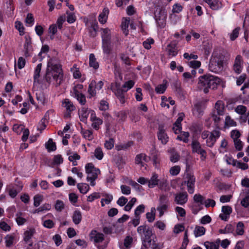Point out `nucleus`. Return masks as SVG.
Segmentation results:
<instances>
[{"instance_id":"54","label":"nucleus","mask_w":249,"mask_h":249,"mask_svg":"<svg viewBox=\"0 0 249 249\" xmlns=\"http://www.w3.org/2000/svg\"><path fill=\"white\" fill-rule=\"evenodd\" d=\"M144 206L143 204H141L138 206L135 210V217H140V214L144 212Z\"/></svg>"},{"instance_id":"28","label":"nucleus","mask_w":249,"mask_h":249,"mask_svg":"<svg viewBox=\"0 0 249 249\" xmlns=\"http://www.w3.org/2000/svg\"><path fill=\"white\" fill-rule=\"evenodd\" d=\"M208 3L213 10H217L220 7V2L218 0H203Z\"/></svg>"},{"instance_id":"35","label":"nucleus","mask_w":249,"mask_h":249,"mask_svg":"<svg viewBox=\"0 0 249 249\" xmlns=\"http://www.w3.org/2000/svg\"><path fill=\"white\" fill-rule=\"evenodd\" d=\"M220 241V240L218 239L215 242H206L204 245L207 249H218Z\"/></svg>"},{"instance_id":"33","label":"nucleus","mask_w":249,"mask_h":249,"mask_svg":"<svg viewBox=\"0 0 249 249\" xmlns=\"http://www.w3.org/2000/svg\"><path fill=\"white\" fill-rule=\"evenodd\" d=\"M82 220V213L78 210L75 211L72 215V221L73 223L77 225L80 223Z\"/></svg>"},{"instance_id":"50","label":"nucleus","mask_w":249,"mask_h":249,"mask_svg":"<svg viewBox=\"0 0 249 249\" xmlns=\"http://www.w3.org/2000/svg\"><path fill=\"white\" fill-rule=\"evenodd\" d=\"M57 31L56 24L51 25L49 28V33L51 34L50 38L51 39H53L54 38V35L56 34Z\"/></svg>"},{"instance_id":"8","label":"nucleus","mask_w":249,"mask_h":249,"mask_svg":"<svg viewBox=\"0 0 249 249\" xmlns=\"http://www.w3.org/2000/svg\"><path fill=\"white\" fill-rule=\"evenodd\" d=\"M227 54V52L224 50L217 51L213 53L211 59L215 60L216 62L223 65L224 63L226 60Z\"/></svg>"},{"instance_id":"63","label":"nucleus","mask_w":249,"mask_h":249,"mask_svg":"<svg viewBox=\"0 0 249 249\" xmlns=\"http://www.w3.org/2000/svg\"><path fill=\"white\" fill-rule=\"evenodd\" d=\"M121 190L122 194L128 195L131 193V189L130 187L125 185H122L121 186Z\"/></svg>"},{"instance_id":"25","label":"nucleus","mask_w":249,"mask_h":249,"mask_svg":"<svg viewBox=\"0 0 249 249\" xmlns=\"http://www.w3.org/2000/svg\"><path fill=\"white\" fill-rule=\"evenodd\" d=\"M23 186L22 184H19L17 185L16 188L13 187L12 188H9L8 190L9 195L12 198L15 197L18 193H19L22 189Z\"/></svg>"},{"instance_id":"59","label":"nucleus","mask_w":249,"mask_h":249,"mask_svg":"<svg viewBox=\"0 0 249 249\" xmlns=\"http://www.w3.org/2000/svg\"><path fill=\"white\" fill-rule=\"evenodd\" d=\"M240 30V28L237 27L232 31V33L230 34V39L231 41L234 40L238 36Z\"/></svg>"},{"instance_id":"41","label":"nucleus","mask_w":249,"mask_h":249,"mask_svg":"<svg viewBox=\"0 0 249 249\" xmlns=\"http://www.w3.org/2000/svg\"><path fill=\"white\" fill-rule=\"evenodd\" d=\"M95 86V81L92 80L91 81L89 85L88 92L89 94L90 95V97H93L95 96L96 92V89L94 86Z\"/></svg>"},{"instance_id":"43","label":"nucleus","mask_w":249,"mask_h":249,"mask_svg":"<svg viewBox=\"0 0 249 249\" xmlns=\"http://www.w3.org/2000/svg\"><path fill=\"white\" fill-rule=\"evenodd\" d=\"M155 208L153 207L151 209V212H148L146 213V218L149 222H152L154 221L155 219Z\"/></svg>"},{"instance_id":"40","label":"nucleus","mask_w":249,"mask_h":249,"mask_svg":"<svg viewBox=\"0 0 249 249\" xmlns=\"http://www.w3.org/2000/svg\"><path fill=\"white\" fill-rule=\"evenodd\" d=\"M77 186L80 193L82 194H86L89 189V185L85 183H78Z\"/></svg>"},{"instance_id":"9","label":"nucleus","mask_w":249,"mask_h":249,"mask_svg":"<svg viewBox=\"0 0 249 249\" xmlns=\"http://www.w3.org/2000/svg\"><path fill=\"white\" fill-rule=\"evenodd\" d=\"M220 132L217 130H214L211 132L206 140V144L208 146L212 147L213 146L216 141L220 137Z\"/></svg>"},{"instance_id":"14","label":"nucleus","mask_w":249,"mask_h":249,"mask_svg":"<svg viewBox=\"0 0 249 249\" xmlns=\"http://www.w3.org/2000/svg\"><path fill=\"white\" fill-rule=\"evenodd\" d=\"M115 95L117 98L120 100V102L122 104L125 103V98L124 93L126 91H124L125 89L120 88L118 85H116V88L112 89Z\"/></svg>"},{"instance_id":"21","label":"nucleus","mask_w":249,"mask_h":249,"mask_svg":"<svg viewBox=\"0 0 249 249\" xmlns=\"http://www.w3.org/2000/svg\"><path fill=\"white\" fill-rule=\"evenodd\" d=\"M35 233L36 230L34 228H30L27 230L24 233V241L26 243L30 242V240L33 237Z\"/></svg>"},{"instance_id":"17","label":"nucleus","mask_w":249,"mask_h":249,"mask_svg":"<svg viewBox=\"0 0 249 249\" xmlns=\"http://www.w3.org/2000/svg\"><path fill=\"white\" fill-rule=\"evenodd\" d=\"M158 137L159 140L161 141L163 144H165L167 142L168 137L167 134L165 133L163 125H160L159 127Z\"/></svg>"},{"instance_id":"7","label":"nucleus","mask_w":249,"mask_h":249,"mask_svg":"<svg viewBox=\"0 0 249 249\" xmlns=\"http://www.w3.org/2000/svg\"><path fill=\"white\" fill-rule=\"evenodd\" d=\"M192 151L193 153H196L200 155L201 160L204 161L207 156L206 151L203 149L200 143L196 141H193L191 144Z\"/></svg>"},{"instance_id":"30","label":"nucleus","mask_w":249,"mask_h":249,"mask_svg":"<svg viewBox=\"0 0 249 249\" xmlns=\"http://www.w3.org/2000/svg\"><path fill=\"white\" fill-rule=\"evenodd\" d=\"M102 41H109L111 38V32L108 28L102 29Z\"/></svg>"},{"instance_id":"49","label":"nucleus","mask_w":249,"mask_h":249,"mask_svg":"<svg viewBox=\"0 0 249 249\" xmlns=\"http://www.w3.org/2000/svg\"><path fill=\"white\" fill-rule=\"evenodd\" d=\"M54 207L57 211L61 212L65 208V204L62 200H57Z\"/></svg>"},{"instance_id":"6","label":"nucleus","mask_w":249,"mask_h":249,"mask_svg":"<svg viewBox=\"0 0 249 249\" xmlns=\"http://www.w3.org/2000/svg\"><path fill=\"white\" fill-rule=\"evenodd\" d=\"M167 14L164 10L160 9L156 11L155 13V19L157 26L160 28H164L166 24Z\"/></svg>"},{"instance_id":"55","label":"nucleus","mask_w":249,"mask_h":249,"mask_svg":"<svg viewBox=\"0 0 249 249\" xmlns=\"http://www.w3.org/2000/svg\"><path fill=\"white\" fill-rule=\"evenodd\" d=\"M66 14L67 15V21L69 23H72L76 20V16L74 14V13H70L69 12H67Z\"/></svg>"},{"instance_id":"27","label":"nucleus","mask_w":249,"mask_h":249,"mask_svg":"<svg viewBox=\"0 0 249 249\" xmlns=\"http://www.w3.org/2000/svg\"><path fill=\"white\" fill-rule=\"evenodd\" d=\"M102 48L105 54L107 55L110 54L112 51L110 41H102Z\"/></svg>"},{"instance_id":"62","label":"nucleus","mask_w":249,"mask_h":249,"mask_svg":"<svg viewBox=\"0 0 249 249\" xmlns=\"http://www.w3.org/2000/svg\"><path fill=\"white\" fill-rule=\"evenodd\" d=\"M63 158L60 155H57L54 157L53 159V165H58L63 162Z\"/></svg>"},{"instance_id":"26","label":"nucleus","mask_w":249,"mask_h":249,"mask_svg":"<svg viewBox=\"0 0 249 249\" xmlns=\"http://www.w3.org/2000/svg\"><path fill=\"white\" fill-rule=\"evenodd\" d=\"M90 110H89V109L87 107H82L79 112V117L80 118V120L84 122L86 121L87 119L88 118V116L89 115V113H90Z\"/></svg>"},{"instance_id":"34","label":"nucleus","mask_w":249,"mask_h":249,"mask_svg":"<svg viewBox=\"0 0 249 249\" xmlns=\"http://www.w3.org/2000/svg\"><path fill=\"white\" fill-rule=\"evenodd\" d=\"M130 23V18H124L122 23V28L124 34L127 36L128 34V30L127 29Z\"/></svg>"},{"instance_id":"16","label":"nucleus","mask_w":249,"mask_h":249,"mask_svg":"<svg viewBox=\"0 0 249 249\" xmlns=\"http://www.w3.org/2000/svg\"><path fill=\"white\" fill-rule=\"evenodd\" d=\"M223 213L219 214V217L221 220L227 221L229 218L230 215L232 213V208L230 206H223L222 207Z\"/></svg>"},{"instance_id":"57","label":"nucleus","mask_w":249,"mask_h":249,"mask_svg":"<svg viewBox=\"0 0 249 249\" xmlns=\"http://www.w3.org/2000/svg\"><path fill=\"white\" fill-rule=\"evenodd\" d=\"M136 201L137 199L136 198H132L127 204V205H125V206L124 207V210L126 211H129L131 209V208H132Z\"/></svg>"},{"instance_id":"22","label":"nucleus","mask_w":249,"mask_h":249,"mask_svg":"<svg viewBox=\"0 0 249 249\" xmlns=\"http://www.w3.org/2000/svg\"><path fill=\"white\" fill-rule=\"evenodd\" d=\"M108 14V9L107 8H105L98 17L99 21L102 24L105 23L107 22Z\"/></svg>"},{"instance_id":"42","label":"nucleus","mask_w":249,"mask_h":249,"mask_svg":"<svg viewBox=\"0 0 249 249\" xmlns=\"http://www.w3.org/2000/svg\"><path fill=\"white\" fill-rule=\"evenodd\" d=\"M81 133L83 136L86 139L91 141L93 139L92 132L90 130L82 129Z\"/></svg>"},{"instance_id":"5","label":"nucleus","mask_w":249,"mask_h":249,"mask_svg":"<svg viewBox=\"0 0 249 249\" xmlns=\"http://www.w3.org/2000/svg\"><path fill=\"white\" fill-rule=\"evenodd\" d=\"M169 207V200L166 195H161L159 197V204L157 210L159 212V217L162 216Z\"/></svg>"},{"instance_id":"52","label":"nucleus","mask_w":249,"mask_h":249,"mask_svg":"<svg viewBox=\"0 0 249 249\" xmlns=\"http://www.w3.org/2000/svg\"><path fill=\"white\" fill-rule=\"evenodd\" d=\"M244 224L242 222H239L236 226V233L238 235H243L244 232Z\"/></svg>"},{"instance_id":"38","label":"nucleus","mask_w":249,"mask_h":249,"mask_svg":"<svg viewBox=\"0 0 249 249\" xmlns=\"http://www.w3.org/2000/svg\"><path fill=\"white\" fill-rule=\"evenodd\" d=\"M142 235L144 236V241H147L148 244H150L152 242L151 236L152 235V232L149 227L147 228Z\"/></svg>"},{"instance_id":"13","label":"nucleus","mask_w":249,"mask_h":249,"mask_svg":"<svg viewBox=\"0 0 249 249\" xmlns=\"http://www.w3.org/2000/svg\"><path fill=\"white\" fill-rule=\"evenodd\" d=\"M223 65L220 64L218 62H216L215 60L210 59L209 69L210 71L215 73H219L222 71Z\"/></svg>"},{"instance_id":"24","label":"nucleus","mask_w":249,"mask_h":249,"mask_svg":"<svg viewBox=\"0 0 249 249\" xmlns=\"http://www.w3.org/2000/svg\"><path fill=\"white\" fill-rule=\"evenodd\" d=\"M74 97L77 99L79 103L84 105L86 103V99L85 96L82 93H80L75 88L73 89Z\"/></svg>"},{"instance_id":"1","label":"nucleus","mask_w":249,"mask_h":249,"mask_svg":"<svg viewBox=\"0 0 249 249\" xmlns=\"http://www.w3.org/2000/svg\"><path fill=\"white\" fill-rule=\"evenodd\" d=\"M63 76L61 65L55 59H50L48 62L45 76L46 81L49 83L54 82L56 86H59L61 84Z\"/></svg>"},{"instance_id":"10","label":"nucleus","mask_w":249,"mask_h":249,"mask_svg":"<svg viewBox=\"0 0 249 249\" xmlns=\"http://www.w3.org/2000/svg\"><path fill=\"white\" fill-rule=\"evenodd\" d=\"M186 179L187 180L184 181V184H186L187 191L189 193L192 194L195 191L194 188L196 178L194 176L188 174Z\"/></svg>"},{"instance_id":"47","label":"nucleus","mask_w":249,"mask_h":249,"mask_svg":"<svg viewBox=\"0 0 249 249\" xmlns=\"http://www.w3.org/2000/svg\"><path fill=\"white\" fill-rule=\"evenodd\" d=\"M133 242V238L130 236H127L124 239V248L121 249H128L130 248L131 245Z\"/></svg>"},{"instance_id":"36","label":"nucleus","mask_w":249,"mask_h":249,"mask_svg":"<svg viewBox=\"0 0 249 249\" xmlns=\"http://www.w3.org/2000/svg\"><path fill=\"white\" fill-rule=\"evenodd\" d=\"M206 229L202 226H196L194 231V233L196 237L201 236L205 234Z\"/></svg>"},{"instance_id":"60","label":"nucleus","mask_w":249,"mask_h":249,"mask_svg":"<svg viewBox=\"0 0 249 249\" xmlns=\"http://www.w3.org/2000/svg\"><path fill=\"white\" fill-rule=\"evenodd\" d=\"M34 205L35 207H38L40 204L41 202L42 201L43 197L42 196L37 195L34 196Z\"/></svg>"},{"instance_id":"12","label":"nucleus","mask_w":249,"mask_h":249,"mask_svg":"<svg viewBox=\"0 0 249 249\" xmlns=\"http://www.w3.org/2000/svg\"><path fill=\"white\" fill-rule=\"evenodd\" d=\"M243 67V60L241 55H238L236 56L234 63L233 66L234 71L239 74L241 72Z\"/></svg>"},{"instance_id":"29","label":"nucleus","mask_w":249,"mask_h":249,"mask_svg":"<svg viewBox=\"0 0 249 249\" xmlns=\"http://www.w3.org/2000/svg\"><path fill=\"white\" fill-rule=\"evenodd\" d=\"M89 65L90 67L97 70L99 68V63L96 60V58L94 54L91 53L89 56Z\"/></svg>"},{"instance_id":"19","label":"nucleus","mask_w":249,"mask_h":249,"mask_svg":"<svg viewBox=\"0 0 249 249\" xmlns=\"http://www.w3.org/2000/svg\"><path fill=\"white\" fill-rule=\"evenodd\" d=\"M149 159L150 158L147 157L145 154L141 153L136 156L135 162L136 164H140L141 166H143L144 164L143 161L148 162Z\"/></svg>"},{"instance_id":"56","label":"nucleus","mask_w":249,"mask_h":249,"mask_svg":"<svg viewBox=\"0 0 249 249\" xmlns=\"http://www.w3.org/2000/svg\"><path fill=\"white\" fill-rule=\"evenodd\" d=\"M65 20H66V16L64 15L60 16L58 18V19L57 20L56 24L57 25L58 28L60 30L62 28L63 24L65 21Z\"/></svg>"},{"instance_id":"18","label":"nucleus","mask_w":249,"mask_h":249,"mask_svg":"<svg viewBox=\"0 0 249 249\" xmlns=\"http://www.w3.org/2000/svg\"><path fill=\"white\" fill-rule=\"evenodd\" d=\"M24 54L27 57L31 55L32 51V41L31 38H26L24 45Z\"/></svg>"},{"instance_id":"61","label":"nucleus","mask_w":249,"mask_h":249,"mask_svg":"<svg viewBox=\"0 0 249 249\" xmlns=\"http://www.w3.org/2000/svg\"><path fill=\"white\" fill-rule=\"evenodd\" d=\"M71 71H73V75L75 78H79L81 77V73L76 68V65H74L72 68H71Z\"/></svg>"},{"instance_id":"53","label":"nucleus","mask_w":249,"mask_h":249,"mask_svg":"<svg viewBox=\"0 0 249 249\" xmlns=\"http://www.w3.org/2000/svg\"><path fill=\"white\" fill-rule=\"evenodd\" d=\"M167 88V86L165 84H162L158 85L155 88V91L157 93L162 94L164 93Z\"/></svg>"},{"instance_id":"64","label":"nucleus","mask_w":249,"mask_h":249,"mask_svg":"<svg viewBox=\"0 0 249 249\" xmlns=\"http://www.w3.org/2000/svg\"><path fill=\"white\" fill-rule=\"evenodd\" d=\"M241 134L238 130H233L231 132V136L233 141L236 140H239V138Z\"/></svg>"},{"instance_id":"2","label":"nucleus","mask_w":249,"mask_h":249,"mask_svg":"<svg viewBox=\"0 0 249 249\" xmlns=\"http://www.w3.org/2000/svg\"><path fill=\"white\" fill-rule=\"evenodd\" d=\"M221 79L212 75H204L199 78L198 83L200 89H202L205 93L209 91V89H215L221 83Z\"/></svg>"},{"instance_id":"45","label":"nucleus","mask_w":249,"mask_h":249,"mask_svg":"<svg viewBox=\"0 0 249 249\" xmlns=\"http://www.w3.org/2000/svg\"><path fill=\"white\" fill-rule=\"evenodd\" d=\"M46 148L48 151H55L56 149L55 143L53 142L52 139H50L45 144Z\"/></svg>"},{"instance_id":"4","label":"nucleus","mask_w":249,"mask_h":249,"mask_svg":"<svg viewBox=\"0 0 249 249\" xmlns=\"http://www.w3.org/2000/svg\"><path fill=\"white\" fill-rule=\"evenodd\" d=\"M85 170L87 174V181H90V185L94 186L95 185V180L97 178L98 175L100 173V170L95 168L92 163H87L85 166Z\"/></svg>"},{"instance_id":"15","label":"nucleus","mask_w":249,"mask_h":249,"mask_svg":"<svg viewBox=\"0 0 249 249\" xmlns=\"http://www.w3.org/2000/svg\"><path fill=\"white\" fill-rule=\"evenodd\" d=\"M90 238L95 243H100L104 241V235L96 231H92L90 233Z\"/></svg>"},{"instance_id":"46","label":"nucleus","mask_w":249,"mask_h":249,"mask_svg":"<svg viewBox=\"0 0 249 249\" xmlns=\"http://www.w3.org/2000/svg\"><path fill=\"white\" fill-rule=\"evenodd\" d=\"M6 246L7 247H11L13 244L15 239V236L12 234H8L5 238Z\"/></svg>"},{"instance_id":"11","label":"nucleus","mask_w":249,"mask_h":249,"mask_svg":"<svg viewBox=\"0 0 249 249\" xmlns=\"http://www.w3.org/2000/svg\"><path fill=\"white\" fill-rule=\"evenodd\" d=\"M188 196L186 192H180L175 195L174 201L177 204L183 205L187 202Z\"/></svg>"},{"instance_id":"23","label":"nucleus","mask_w":249,"mask_h":249,"mask_svg":"<svg viewBox=\"0 0 249 249\" xmlns=\"http://www.w3.org/2000/svg\"><path fill=\"white\" fill-rule=\"evenodd\" d=\"M167 51L169 55L172 56H176L178 53V50L176 43L172 42L168 44L167 48Z\"/></svg>"},{"instance_id":"37","label":"nucleus","mask_w":249,"mask_h":249,"mask_svg":"<svg viewBox=\"0 0 249 249\" xmlns=\"http://www.w3.org/2000/svg\"><path fill=\"white\" fill-rule=\"evenodd\" d=\"M63 105L66 108L67 111H69V112H71L75 109V107L74 106L73 103L68 99L64 100V102H63Z\"/></svg>"},{"instance_id":"3","label":"nucleus","mask_w":249,"mask_h":249,"mask_svg":"<svg viewBox=\"0 0 249 249\" xmlns=\"http://www.w3.org/2000/svg\"><path fill=\"white\" fill-rule=\"evenodd\" d=\"M225 110L224 104L223 101L221 100L217 101L211 113V117L216 125H218L221 120L220 116H223L224 114Z\"/></svg>"},{"instance_id":"58","label":"nucleus","mask_w":249,"mask_h":249,"mask_svg":"<svg viewBox=\"0 0 249 249\" xmlns=\"http://www.w3.org/2000/svg\"><path fill=\"white\" fill-rule=\"evenodd\" d=\"M235 111L238 114L243 115L247 111V107L243 105H239L235 108Z\"/></svg>"},{"instance_id":"44","label":"nucleus","mask_w":249,"mask_h":249,"mask_svg":"<svg viewBox=\"0 0 249 249\" xmlns=\"http://www.w3.org/2000/svg\"><path fill=\"white\" fill-rule=\"evenodd\" d=\"M193 200L196 203L201 205L204 204L205 197L199 194H196L194 196Z\"/></svg>"},{"instance_id":"48","label":"nucleus","mask_w":249,"mask_h":249,"mask_svg":"<svg viewBox=\"0 0 249 249\" xmlns=\"http://www.w3.org/2000/svg\"><path fill=\"white\" fill-rule=\"evenodd\" d=\"M232 165L233 166H236L239 168H240L242 170H246L248 168V165L247 164L239 162L237 160H232Z\"/></svg>"},{"instance_id":"51","label":"nucleus","mask_w":249,"mask_h":249,"mask_svg":"<svg viewBox=\"0 0 249 249\" xmlns=\"http://www.w3.org/2000/svg\"><path fill=\"white\" fill-rule=\"evenodd\" d=\"M94 156L99 160H101L103 159L104 153L101 147H97L95 149Z\"/></svg>"},{"instance_id":"32","label":"nucleus","mask_w":249,"mask_h":249,"mask_svg":"<svg viewBox=\"0 0 249 249\" xmlns=\"http://www.w3.org/2000/svg\"><path fill=\"white\" fill-rule=\"evenodd\" d=\"M157 186L160 190L165 191H168L170 189L167 181L164 178L160 179L159 184Z\"/></svg>"},{"instance_id":"39","label":"nucleus","mask_w":249,"mask_h":249,"mask_svg":"<svg viewBox=\"0 0 249 249\" xmlns=\"http://www.w3.org/2000/svg\"><path fill=\"white\" fill-rule=\"evenodd\" d=\"M86 25L88 28H89V29H91V30L94 31V33H92V36H96L97 31L98 28L97 23L96 22H91L89 23L87 22Z\"/></svg>"},{"instance_id":"31","label":"nucleus","mask_w":249,"mask_h":249,"mask_svg":"<svg viewBox=\"0 0 249 249\" xmlns=\"http://www.w3.org/2000/svg\"><path fill=\"white\" fill-rule=\"evenodd\" d=\"M41 67L42 64L39 63L37 65L35 69L34 75V84H35L36 83H39V77L40 76V73L41 71Z\"/></svg>"},{"instance_id":"20","label":"nucleus","mask_w":249,"mask_h":249,"mask_svg":"<svg viewBox=\"0 0 249 249\" xmlns=\"http://www.w3.org/2000/svg\"><path fill=\"white\" fill-rule=\"evenodd\" d=\"M160 179L158 178V175L153 173L150 179L148 181V186L150 188H153L159 184Z\"/></svg>"}]
</instances>
